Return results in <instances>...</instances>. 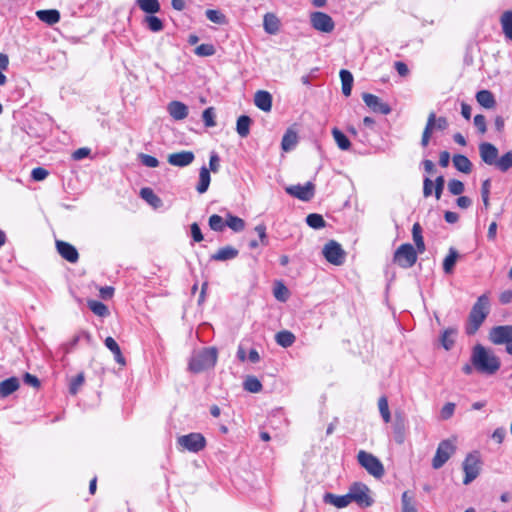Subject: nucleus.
I'll list each match as a JSON object with an SVG mask.
<instances>
[{
  "mask_svg": "<svg viewBox=\"0 0 512 512\" xmlns=\"http://www.w3.org/2000/svg\"><path fill=\"white\" fill-rule=\"evenodd\" d=\"M104 343L105 346L113 353L115 361L121 365H125V358L123 357L121 349L114 338L107 337Z\"/></svg>",
  "mask_w": 512,
  "mask_h": 512,
  "instance_id": "33",
  "label": "nucleus"
},
{
  "mask_svg": "<svg viewBox=\"0 0 512 512\" xmlns=\"http://www.w3.org/2000/svg\"><path fill=\"white\" fill-rule=\"evenodd\" d=\"M359 464L373 477L380 479L385 474L381 461L373 454L360 450L357 454Z\"/></svg>",
  "mask_w": 512,
  "mask_h": 512,
  "instance_id": "4",
  "label": "nucleus"
},
{
  "mask_svg": "<svg viewBox=\"0 0 512 512\" xmlns=\"http://www.w3.org/2000/svg\"><path fill=\"white\" fill-rule=\"evenodd\" d=\"M368 486L361 482L353 483L348 490L350 503L355 502L360 507H370L373 504V498L369 494Z\"/></svg>",
  "mask_w": 512,
  "mask_h": 512,
  "instance_id": "6",
  "label": "nucleus"
},
{
  "mask_svg": "<svg viewBox=\"0 0 512 512\" xmlns=\"http://www.w3.org/2000/svg\"><path fill=\"white\" fill-rule=\"evenodd\" d=\"M139 8L149 14H154L160 11V3L158 0H137Z\"/></svg>",
  "mask_w": 512,
  "mask_h": 512,
  "instance_id": "40",
  "label": "nucleus"
},
{
  "mask_svg": "<svg viewBox=\"0 0 512 512\" xmlns=\"http://www.w3.org/2000/svg\"><path fill=\"white\" fill-rule=\"evenodd\" d=\"M48 174L49 173L45 168L37 167L32 170L31 177L35 181H42V180L46 179Z\"/></svg>",
  "mask_w": 512,
  "mask_h": 512,
  "instance_id": "57",
  "label": "nucleus"
},
{
  "mask_svg": "<svg viewBox=\"0 0 512 512\" xmlns=\"http://www.w3.org/2000/svg\"><path fill=\"white\" fill-rule=\"evenodd\" d=\"M462 466L465 473L463 484L468 485L474 481L480 473L481 460L479 453L476 451L469 453L466 456Z\"/></svg>",
  "mask_w": 512,
  "mask_h": 512,
  "instance_id": "8",
  "label": "nucleus"
},
{
  "mask_svg": "<svg viewBox=\"0 0 512 512\" xmlns=\"http://www.w3.org/2000/svg\"><path fill=\"white\" fill-rule=\"evenodd\" d=\"M490 302L487 294H483L478 297L477 301L474 303L468 317V321L466 324V333L468 335L475 334L487 315L489 314Z\"/></svg>",
  "mask_w": 512,
  "mask_h": 512,
  "instance_id": "2",
  "label": "nucleus"
},
{
  "mask_svg": "<svg viewBox=\"0 0 512 512\" xmlns=\"http://www.w3.org/2000/svg\"><path fill=\"white\" fill-rule=\"evenodd\" d=\"M455 411V404L454 403H446L443 408L441 409V417L443 419H449Z\"/></svg>",
  "mask_w": 512,
  "mask_h": 512,
  "instance_id": "61",
  "label": "nucleus"
},
{
  "mask_svg": "<svg viewBox=\"0 0 512 512\" xmlns=\"http://www.w3.org/2000/svg\"><path fill=\"white\" fill-rule=\"evenodd\" d=\"M261 382L255 376H248L244 381V389L251 393H258L262 390Z\"/></svg>",
  "mask_w": 512,
  "mask_h": 512,
  "instance_id": "42",
  "label": "nucleus"
},
{
  "mask_svg": "<svg viewBox=\"0 0 512 512\" xmlns=\"http://www.w3.org/2000/svg\"><path fill=\"white\" fill-rule=\"evenodd\" d=\"M206 17L213 23L224 25L227 23L226 16L219 10L208 9L205 12Z\"/></svg>",
  "mask_w": 512,
  "mask_h": 512,
  "instance_id": "45",
  "label": "nucleus"
},
{
  "mask_svg": "<svg viewBox=\"0 0 512 512\" xmlns=\"http://www.w3.org/2000/svg\"><path fill=\"white\" fill-rule=\"evenodd\" d=\"M275 340L278 345L287 348L295 342V336L290 331L284 330L276 334Z\"/></svg>",
  "mask_w": 512,
  "mask_h": 512,
  "instance_id": "39",
  "label": "nucleus"
},
{
  "mask_svg": "<svg viewBox=\"0 0 512 512\" xmlns=\"http://www.w3.org/2000/svg\"><path fill=\"white\" fill-rule=\"evenodd\" d=\"M274 296L277 300L279 301H286L287 298H288V289L286 288V286H284L282 283H279L275 288H274Z\"/></svg>",
  "mask_w": 512,
  "mask_h": 512,
  "instance_id": "55",
  "label": "nucleus"
},
{
  "mask_svg": "<svg viewBox=\"0 0 512 512\" xmlns=\"http://www.w3.org/2000/svg\"><path fill=\"white\" fill-rule=\"evenodd\" d=\"M88 307L97 316L104 317L109 313L107 306L100 301L90 300L88 301Z\"/></svg>",
  "mask_w": 512,
  "mask_h": 512,
  "instance_id": "46",
  "label": "nucleus"
},
{
  "mask_svg": "<svg viewBox=\"0 0 512 512\" xmlns=\"http://www.w3.org/2000/svg\"><path fill=\"white\" fill-rule=\"evenodd\" d=\"M285 190L289 195L302 201L311 200L315 194V187L311 182H307L305 185H292Z\"/></svg>",
  "mask_w": 512,
  "mask_h": 512,
  "instance_id": "12",
  "label": "nucleus"
},
{
  "mask_svg": "<svg viewBox=\"0 0 512 512\" xmlns=\"http://www.w3.org/2000/svg\"><path fill=\"white\" fill-rule=\"evenodd\" d=\"M145 23L147 24V27L152 32H159L163 29V22L160 18L149 15L145 18Z\"/></svg>",
  "mask_w": 512,
  "mask_h": 512,
  "instance_id": "49",
  "label": "nucleus"
},
{
  "mask_svg": "<svg viewBox=\"0 0 512 512\" xmlns=\"http://www.w3.org/2000/svg\"><path fill=\"white\" fill-rule=\"evenodd\" d=\"M195 54L201 57L212 56L215 54V47L212 44H201L196 47Z\"/></svg>",
  "mask_w": 512,
  "mask_h": 512,
  "instance_id": "53",
  "label": "nucleus"
},
{
  "mask_svg": "<svg viewBox=\"0 0 512 512\" xmlns=\"http://www.w3.org/2000/svg\"><path fill=\"white\" fill-rule=\"evenodd\" d=\"M219 168H220V158L216 152H212L210 154V159H209V170L216 173L219 171Z\"/></svg>",
  "mask_w": 512,
  "mask_h": 512,
  "instance_id": "60",
  "label": "nucleus"
},
{
  "mask_svg": "<svg viewBox=\"0 0 512 512\" xmlns=\"http://www.w3.org/2000/svg\"><path fill=\"white\" fill-rule=\"evenodd\" d=\"M226 225L235 232H240L245 228L244 220L233 215H228Z\"/></svg>",
  "mask_w": 512,
  "mask_h": 512,
  "instance_id": "47",
  "label": "nucleus"
},
{
  "mask_svg": "<svg viewBox=\"0 0 512 512\" xmlns=\"http://www.w3.org/2000/svg\"><path fill=\"white\" fill-rule=\"evenodd\" d=\"M457 334L456 328L449 327L445 329L439 338L441 346L447 351L451 350L455 344Z\"/></svg>",
  "mask_w": 512,
  "mask_h": 512,
  "instance_id": "20",
  "label": "nucleus"
},
{
  "mask_svg": "<svg viewBox=\"0 0 512 512\" xmlns=\"http://www.w3.org/2000/svg\"><path fill=\"white\" fill-rule=\"evenodd\" d=\"M470 361L479 373L486 375H494L501 367L500 358L481 344L472 348Z\"/></svg>",
  "mask_w": 512,
  "mask_h": 512,
  "instance_id": "1",
  "label": "nucleus"
},
{
  "mask_svg": "<svg viewBox=\"0 0 512 512\" xmlns=\"http://www.w3.org/2000/svg\"><path fill=\"white\" fill-rule=\"evenodd\" d=\"M306 223L313 229L324 228L326 223L322 215L317 213H311L306 218Z\"/></svg>",
  "mask_w": 512,
  "mask_h": 512,
  "instance_id": "43",
  "label": "nucleus"
},
{
  "mask_svg": "<svg viewBox=\"0 0 512 512\" xmlns=\"http://www.w3.org/2000/svg\"><path fill=\"white\" fill-rule=\"evenodd\" d=\"M412 237L413 241L416 245V250L418 253H423L425 251V243L422 236V228L419 223H415L412 227Z\"/></svg>",
  "mask_w": 512,
  "mask_h": 512,
  "instance_id": "37",
  "label": "nucleus"
},
{
  "mask_svg": "<svg viewBox=\"0 0 512 512\" xmlns=\"http://www.w3.org/2000/svg\"><path fill=\"white\" fill-rule=\"evenodd\" d=\"M401 512H418L417 501L413 493L404 491L401 495Z\"/></svg>",
  "mask_w": 512,
  "mask_h": 512,
  "instance_id": "24",
  "label": "nucleus"
},
{
  "mask_svg": "<svg viewBox=\"0 0 512 512\" xmlns=\"http://www.w3.org/2000/svg\"><path fill=\"white\" fill-rule=\"evenodd\" d=\"M474 125L481 134H484L487 130L485 116L481 115V114H477L474 117Z\"/></svg>",
  "mask_w": 512,
  "mask_h": 512,
  "instance_id": "58",
  "label": "nucleus"
},
{
  "mask_svg": "<svg viewBox=\"0 0 512 512\" xmlns=\"http://www.w3.org/2000/svg\"><path fill=\"white\" fill-rule=\"evenodd\" d=\"M500 24L505 38L512 41V10H507L502 13Z\"/></svg>",
  "mask_w": 512,
  "mask_h": 512,
  "instance_id": "27",
  "label": "nucleus"
},
{
  "mask_svg": "<svg viewBox=\"0 0 512 512\" xmlns=\"http://www.w3.org/2000/svg\"><path fill=\"white\" fill-rule=\"evenodd\" d=\"M479 153L482 161L490 166H495L498 160V149L489 142H483L479 145Z\"/></svg>",
  "mask_w": 512,
  "mask_h": 512,
  "instance_id": "15",
  "label": "nucleus"
},
{
  "mask_svg": "<svg viewBox=\"0 0 512 512\" xmlns=\"http://www.w3.org/2000/svg\"><path fill=\"white\" fill-rule=\"evenodd\" d=\"M140 196L154 208H159L162 205V200L154 193L151 188H142L140 190Z\"/></svg>",
  "mask_w": 512,
  "mask_h": 512,
  "instance_id": "35",
  "label": "nucleus"
},
{
  "mask_svg": "<svg viewBox=\"0 0 512 512\" xmlns=\"http://www.w3.org/2000/svg\"><path fill=\"white\" fill-rule=\"evenodd\" d=\"M456 451V444L454 439L442 440L436 449V453L432 459V467L440 469L451 458Z\"/></svg>",
  "mask_w": 512,
  "mask_h": 512,
  "instance_id": "7",
  "label": "nucleus"
},
{
  "mask_svg": "<svg viewBox=\"0 0 512 512\" xmlns=\"http://www.w3.org/2000/svg\"><path fill=\"white\" fill-rule=\"evenodd\" d=\"M56 248L58 253L61 255L62 258L65 260L75 263L78 261L79 254L76 248L71 245L68 242L57 240L56 241Z\"/></svg>",
  "mask_w": 512,
  "mask_h": 512,
  "instance_id": "17",
  "label": "nucleus"
},
{
  "mask_svg": "<svg viewBox=\"0 0 512 512\" xmlns=\"http://www.w3.org/2000/svg\"><path fill=\"white\" fill-rule=\"evenodd\" d=\"M139 159L141 161V163L146 166V167H149V168H156L159 166V161L156 157L154 156H151V155H148V154H144V153H141L139 154Z\"/></svg>",
  "mask_w": 512,
  "mask_h": 512,
  "instance_id": "54",
  "label": "nucleus"
},
{
  "mask_svg": "<svg viewBox=\"0 0 512 512\" xmlns=\"http://www.w3.org/2000/svg\"><path fill=\"white\" fill-rule=\"evenodd\" d=\"M36 16L48 25H54L60 21V12L56 9L38 10Z\"/></svg>",
  "mask_w": 512,
  "mask_h": 512,
  "instance_id": "22",
  "label": "nucleus"
},
{
  "mask_svg": "<svg viewBox=\"0 0 512 512\" xmlns=\"http://www.w3.org/2000/svg\"><path fill=\"white\" fill-rule=\"evenodd\" d=\"M226 223H224L221 216L217 214H213L209 218V227L214 231H222L225 227Z\"/></svg>",
  "mask_w": 512,
  "mask_h": 512,
  "instance_id": "51",
  "label": "nucleus"
},
{
  "mask_svg": "<svg viewBox=\"0 0 512 512\" xmlns=\"http://www.w3.org/2000/svg\"><path fill=\"white\" fill-rule=\"evenodd\" d=\"M459 257L457 250L453 247L449 249L448 255L444 258L443 261V270L446 274H450L453 272L456 261Z\"/></svg>",
  "mask_w": 512,
  "mask_h": 512,
  "instance_id": "36",
  "label": "nucleus"
},
{
  "mask_svg": "<svg viewBox=\"0 0 512 512\" xmlns=\"http://www.w3.org/2000/svg\"><path fill=\"white\" fill-rule=\"evenodd\" d=\"M364 103L375 113L388 115L391 112V107L383 102L381 98L374 94L364 93L362 95Z\"/></svg>",
  "mask_w": 512,
  "mask_h": 512,
  "instance_id": "14",
  "label": "nucleus"
},
{
  "mask_svg": "<svg viewBox=\"0 0 512 512\" xmlns=\"http://www.w3.org/2000/svg\"><path fill=\"white\" fill-rule=\"evenodd\" d=\"M495 166L502 172H506L512 167V151H509L498 158Z\"/></svg>",
  "mask_w": 512,
  "mask_h": 512,
  "instance_id": "44",
  "label": "nucleus"
},
{
  "mask_svg": "<svg viewBox=\"0 0 512 512\" xmlns=\"http://www.w3.org/2000/svg\"><path fill=\"white\" fill-rule=\"evenodd\" d=\"M433 182L430 178L426 177L424 178V181H423V195L424 197H429L432 195L433 193Z\"/></svg>",
  "mask_w": 512,
  "mask_h": 512,
  "instance_id": "62",
  "label": "nucleus"
},
{
  "mask_svg": "<svg viewBox=\"0 0 512 512\" xmlns=\"http://www.w3.org/2000/svg\"><path fill=\"white\" fill-rule=\"evenodd\" d=\"M417 252L411 244H402L394 253V262L402 268H410L417 261Z\"/></svg>",
  "mask_w": 512,
  "mask_h": 512,
  "instance_id": "9",
  "label": "nucleus"
},
{
  "mask_svg": "<svg viewBox=\"0 0 512 512\" xmlns=\"http://www.w3.org/2000/svg\"><path fill=\"white\" fill-rule=\"evenodd\" d=\"M90 154V149L87 148V147H83V148H79L77 150H75L72 154V158L74 160H82L84 159L85 157H87L88 155Z\"/></svg>",
  "mask_w": 512,
  "mask_h": 512,
  "instance_id": "64",
  "label": "nucleus"
},
{
  "mask_svg": "<svg viewBox=\"0 0 512 512\" xmlns=\"http://www.w3.org/2000/svg\"><path fill=\"white\" fill-rule=\"evenodd\" d=\"M280 21L272 13H267L264 16L263 27L268 34H276L279 30Z\"/></svg>",
  "mask_w": 512,
  "mask_h": 512,
  "instance_id": "31",
  "label": "nucleus"
},
{
  "mask_svg": "<svg viewBox=\"0 0 512 512\" xmlns=\"http://www.w3.org/2000/svg\"><path fill=\"white\" fill-rule=\"evenodd\" d=\"M378 408H379V412H380L384 422L385 423L390 422L391 414H390V411H389L388 400H387L386 397L382 396V397L379 398V400H378Z\"/></svg>",
  "mask_w": 512,
  "mask_h": 512,
  "instance_id": "48",
  "label": "nucleus"
},
{
  "mask_svg": "<svg viewBox=\"0 0 512 512\" xmlns=\"http://www.w3.org/2000/svg\"><path fill=\"white\" fill-rule=\"evenodd\" d=\"M426 125H430V129L432 131L434 130H446L449 126L448 120L445 117H436V114L434 112H431L428 115L427 123Z\"/></svg>",
  "mask_w": 512,
  "mask_h": 512,
  "instance_id": "29",
  "label": "nucleus"
},
{
  "mask_svg": "<svg viewBox=\"0 0 512 512\" xmlns=\"http://www.w3.org/2000/svg\"><path fill=\"white\" fill-rule=\"evenodd\" d=\"M215 109L213 107H208L203 111L202 119L206 127H214L216 125L215 122Z\"/></svg>",
  "mask_w": 512,
  "mask_h": 512,
  "instance_id": "50",
  "label": "nucleus"
},
{
  "mask_svg": "<svg viewBox=\"0 0 512 512\" xmlns=\"http://www.w3.org/2000/svg\"><path fill=\"white\" fill-rule=\"evenodd\" d=\"M177 443L184 450L197 453L205 448L206 439L201 433L193 432L187 435L180 436L177 439Z\"/></svg>",
  "mask_w": 512,
  "mask_h": 512,
  "instance_id": "10",
  "label": "nucleus"
},
{
  "mask_svg": "<svg viewBox=\"0 0 512 512\" xmlns=\"http://www.w3.org/2000/svg\"><path fill=\"white\" fill-rule=\"evenodd\" d=\"M167 110L174 120H183L188 116V107L180 101H172Z\"/></svg>",
  "mask_w": 512,
  "mask_h": 512,
  "instance_id": "19",
  "label": "nucleus"
},
{
  "mask_svg": "<svg viewBox=\"0 0 512 512\" xmlns=\"http://www.w3.org/2000/svg\"><path fill=\"white\" fill-rule=\"evenodd\" d=\"M217 361V350L214 347L203 348L195 351L189 361V370L200 373L214 367Z\"/></svg>",
  "mask_w": 512,
  "mask_h": 512,
  "instance_id": "3",
  "label": "nucleus"
},
{
  "mask_svg": "<svg viewBox=\"0 0 512 512\" xmlns=\"http://www.w3.org/2000/svg\"><path fill=\"white\" fill-rule=\"evenodd\" d=\"M340 79L342 84V93L348 97L351 95L353 86V75L348 70L342 69L340 71Z\"/></svg>",
  "mask_w": 512,
  "mask_h": 512,
  "instance_id": "34",
  "label": "nucleus"
},
{
  "mask_svg": "<svg viewBox=\"0 0 512 512\" xmlns=\"http://www.w3.org/2000/svg\"><path fill=\"white\" fill-rule=\"evenodd\" d=\"M210 182H211V177H210L209 169L206 168L205 166L201 167L200 172H199V182L196 186V190L198 191V193H200V194L205 193L209 188Z\"/></svg>",
  "mask_w": 512,
  "mask_h": 512,
  "instance_id": "30",
  "label": "nucleus"
},
{
  "mask_svg": "<svg viewBox=\"0 0 512 512\" xmlns=\"http://www.w3.org/2000/svg\"><path fill=\"white\" fill-rule=\"evenodd\" d=\"M195 159V155L192 151H180L169 154L167 161L170 165L175 167H186L189 166Z\"/></svg>",
  "mask_w": 512,
  "mask_h": 512,
  "instance_id": "16",
  "label": "nucleus"
},
{
  "mask_svg": "<svg viewBox=\"0 0 512 512\" xmlns=\"http://www.w3.org/2000/svg\"><path fill=\"white\" fill-rule=\"evenodd\" d=\"M476 100L481 106L487 109L493 108L496 104L495 98L489 90H481L477 92Z\"/></svg>",
  "mask_w": 512,
  "mask_h": 512,
  "instance_id": "32",
  "label": "nucleus"
},
{
  "mask_svg": "<svg viewBox=\"0 0 512 512\" xmlns=\"http://www.w3.org/2000/svg\"><path fill=\"white\" fill-rule=\"evenodd\" d=\"M323 500L326 504L333 505L337 508H345L350 504L348 493L345 495L326 493L323 497Z\"/></svg>",
  "mask_w": 512,
  "mask_h": 512,
  "instance_id": "23",
  "label": "nucleus"
},
{
  "mask_svg": "<svg viewBox=\"0 0 512 512\" xmlns=\"http://www.w3.org/2000/svg\"><path fill=\"white\" fill-rule=\"evenodd\" d=\"M322 253L325 259L333 265L338 266L344 263L345 252L342 249L341 245L334 240H330L328 243L325 244Z\"/></svg>",
  "mask_w": 512,
  "mask_h": 512,
  "instance_id": "11",
  "label": "nucleus"
},
{
  "mask_svg": "<svg viewBox=\"0 0 512 512\" xmlns=\"http://www.w3.org/2000/svg\"><path fill=\"white\" fill-rule=\"evenodd\" d=\"M254 104L264 112H270L272 109V95L264 90H259L254 95Z\"/></svg>",
  "mask_w": 512,
  "mask_h": 512,
  "instance_id": "18",
  "label": "nucleus"
},
{
  "mask_svg": "<svg viewBox=\"0 0 512 512\" xmlns=\"http://www.w3.org/2000/svg\"><path fill=\"white\" fill-rule=\"evenodd\" d=\"M488 338L495 345L504 344L506 352L512 355V325L493 327L489 332Z\"/></svg>",
  "mask_w": 512,
  "mask_h": 512,
  "instance_id": "5",
  "label": "nucleus"
},
{
  "mask_svg": "<svg viewBox=\"0 0 512 512\" xmlns=\"http://www.w3.org/2000/svg\"><path fill=\"white\" fill-rule=\"evenodd\" d=\"M464 189V184L460 180L452 179L448 182V190L453 195H461Z\"/></svg>",
  "mask_w": 512,
  "mask_h": 512,
  "instance_id": "52",
  "label": "nucleus"
},
{
  "mask_svg": "<svg viewBox=\"0 0 512 512\" xmlns=\"http://www.w3.org/2000/svg\"><path fill=\"white\" fill-rule=\"evenodd\" d=\"M332 135H333V138H334L337 146L341 150H348L350 148L351 143H350L349 139L339 129L334 128L332 130Z\"/></svg>",
  "mask_w": 512,
  "mask_h": 512,
  "instance_id": "41",
  "label": "nucleus"
},
{
  "mask_svg": "<svg viewBox=\"0 0 512 512\" xmlns=\"http://www.w3.org/2000/svg\"><path fill=\"white\" fill-rule=\"evenodd\" d=\"M19 379L17 377H10L0 383V397L5 398L11 395L19 388Z\"/></svg>",
  "mask_w": 512,
  "mask_h": 512,
  "instance_id": "25",
  "label": "nucleus"
},
{
  "mask_svg": "<svg viewBox=\"0 0 512 512\" xmlns=\"http://www.w3.org/2000/svg\"><path fill=\"white\" fill-rule=\"evenodd\" d=\"M313 28L324 33H330L334 29L333 19L326 13L314 12L311 14Z\"/></svg>",
  "mask_w": 512,
  "mask_h": 512,
  "instance_id": "13",
  "label": "nucleus"
},
{
  "mask_svg": "<svg viewBox=\"0 0 512 512\" xmlns=\"http://www.w3.org/2000/svg\"><path fill=\"white\" fill-rule=\"evenodd\" d=\"M238 250L232 246H225L220 248L215 254L211 256L215 261H226L234 259L238 256Z\"/></svg>",
  "mask_w": 512,
  "mask_h": 512,
  "instance_id": "26",
  "label": "nucleus"
},
{
  "mask_svg": "<svg viewBox=\"0 0 512 512\" xmlns=\"http://www.w3.org/2000/svg\"><path fill=\"white\" fill-rule=\"evenodd\" d=\"M251 119L246 115H242L237 119L236 131L242 137L245 138L250 132Z\"/></svg>",
  "mask_w": 512,
  "mask_h": 512,
  "instance_id": "38",
  "label": "nucleus"
},
{
  "mask_svg": "<svg viewBox=\"0 0 512 512\" xmlns=\"http://www.w3.org/2000/svg\"><path fill=\"white\" fill-rule=\"evenodd\" d=\"M84 383V374H78L70 384V393L76 394L78 392L79 387Z\"/></svg>",
  "mask_w": 512,
  "mask_h": 512,
  "instance_id": "59",
  "label": "nucleus"
},
{
  "mask_svg": "<svg viewBox=\"0 0 512 512\" xmlns=\"http://www.w3.org/2000/svg\"><path fill=\"white\" fill-rule=\"evenodd\" d=\"M452 161H453L454 167L458 171L465 173V174H468L472 171V163L465 155H462V154L454 155Z\"/></svg>",
  "mask_w": 512,
  "mask_h": 512,
  "instance_id": "28",
  "label": "nucleus"
},
{
  "mask_svg": "<svg viewBox=\"0 0 512 512\" xmlns=\"http://www.w3.org/2000/svg\"><path fill=\"white\" fill-rule=\"evenodd\" d=\"M254 230L258 234L260 244L266 246L268 244V237L266 234V226L264 224H259L255 227Z\"/></svg>",
  "mask_w": 512,
  "mask_h": 512,
  "instance_id": "56",
  "label": "nucleus"
},
{
  "mask_svg": "<svg viewBox=\"0 0 512 512\" xmlns=\"http://www.w3.org/2000/svg\"><path fill=\"white\" fill-rule=\"evenodd\" d=\"M191 235L195 242H201L203 240L201 229L197 223L191 225Z\"/></svg>",
  "mask_w": 512,
  "mask_h": 512,
  "instance_id": "63",
  "label": "nucleus"
},
{
  "mask_svg": "<svg viewBox=\"0 0 512 512\" xmlns=\"http://www.w3.org/2000/svg\"><path fill=\"white\" fill-rule=\"evenodd\" d=\"M298 143V135L295 130L289 128L286 130L282 137L281 148L283 151L288 152L293 150Z\"/></svg>",
  "mask_w": 512,
  "mask_h": 512,
  "instance_id": "21",
  "label": "nucleus"
}]
</instances>
